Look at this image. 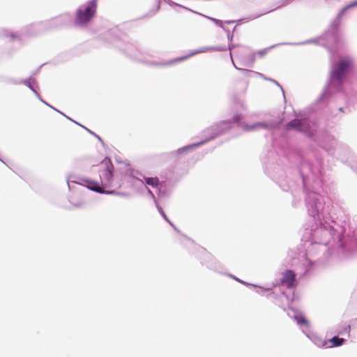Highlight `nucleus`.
Listing matches in <instances>:
<instances>
[{"mask_svg":"<svg viewBox=\"0 0 357 357\" xmlns=\"http://www.w3.org/2000/svg\"><path fill=\"white\" fill-rule=\"evenodd\" d=\"M303 187L306 192V208L314 225L306 228L302 241L305 250L300 253L298 259H294L293 266L301 268L300 274L307 273L314 264V257L318 251L325 250L326 246L342 247V231L341 228L331 219L329 205H326L325 198L320 195L323 188V181L320 163L315 160L313 164L303 161L300 167Z\"/></svg>","mask_w":357,"mask_h":357,"instance_id":"nucleus-1","label":"nucleus"},{"mask_svg":"<svg viewBox=\"0 0 357 357\" xmlns=\"http://www.w3.org/2000/svg\"><path fill=\"white\" fill-rule=\"evenodd\" d=\"M103 169L100 172V183L93 181L89 179L77 177L74 175H69L67 177V183L70 190L75 188V185H80L88 189L101 194H114V190H107L106 189L112 186L113 182V169L114 167L109 159L105 158L101 162Z\"/></svg>","mask_w":357,"mask_h":357,"instance_id":"nucleus-2","label":"nucleus"},{"mask_svg":"<svg viewBox=\"0 0 357 357\" xmlns=\"http://www.w3.org/2000/svg\"><path fill=\"white\" fill-rule=\"evenodd\" d=\"M353 63L350 58H344L338 63H332L331 72L328 85L319 99V102L329 98L333 91H340L343 84V78L346 72Z\"/></svg>","mask_w":357,"mask_h":357,"instance_id":"nucleus-3","label":"nucleus"},{"mask_svg":"<svg viewBox=\"0 0 357 357\" xmlns=\"http://www.w3.org/2000/svg\"><path fill=\"white\" fill-rule=\"evenodd\" d=\"M230 128H231V123L229 121H221L220 123L215 124L204 131V133H206V132L210 133L209 137H208L207 138H206L205 139H204L199 142L187 145L182 148H179L178 149H177L176 153L181 154V153H185L187 151H191V150L204 144V143L208 142L209 140L214 139L215 137H216L219 135L222 134V132H224L225 130L229 129Z\"/></svg>","mask_w":357,"mask_h":357,"instance_id":"nucleus-4","label":"nucleus"},{"mask_svg":"<svg viewBox=\"0 0 357 357\" xmlns=\"http://www.w3.org/2000/svg\"><path fill=\"white\" fill-rule=\"evenodd\" d=\"M96 0H91L82 5L77 10L75 24L85 26L92 19L96 12Z\"/></svg>","mask_w":357,"mask_h":357,"instance_id":"nucleus-5","label":"nucleus"},{"mask_svg":"<svg viewBox=\"0 0 357 357\" xmlns=\"http://www.w3.org/2000/svg\"><path fill=\"white\" fill-rule=\"evenodd\" d=\"M137 181L142 182L144 185V190L147 192L146 187L149 189L148 186L156 188L159 196L165 197L169 194L170 190L166 189L165 185L160 183L158 177L146 176L143 174H139V177H134Z\"/></svg>","mask_w":357,"mask_h":357,"instance_id":"nucleus-6","label":"nucleus"},{"mask_svg":"<svg viewBox=\"0 0 357 357\" xmlns=\"http://www.w3.org/2000/svg\"><path fill=\"white\" fill-rule=\"evenodd\" d=\"M286 129L287 130H295L305 134L310 137H312L314 132L316 131L314 124L310 123V122L306 119H295L288 123L286 126Z\"/></svg>","mask_w":357,"mask_h":357,"instance_id":"nucleus-7","label":"nucleus"},{"mask_svg":"<svg viewBox=\"0 0 357 357\" xmlns=\"http://www.w3.org/2000/svg\"><path fill=\"white\" fill-rule=\"evenodd\" d=\"M242 119V116L240 114H236L233 117L234 122L239 123L240 126H241L246 131H251L255 130H272L274 128V124L272 123H266V122H259L254 123L251 126H248L243 123H241V120Z\"/></svg>","mask_w":357,"mask_h":357,"instance_id":"nucleus-8","label":"nucleus"},{"mask_svg":"<svg viewBox=\"0 0 357 357\" xmlns=\"http://www.w3.org/2000/svg\"><path fill=\"white\" fill-rule=\"evenodd\" d=\"M22 82L24 85L28 86L32 91H33L35 95H36V96L41 102H43L46 105L49 106L50 107L52 108L54 110L56 111L57 112H59L60 114H61L62 115H63V116H65L66 117V116L64 114H63L62 112H61L60 111L56 109V108L53 107L52 106L50 105L48 103H47L45 101H44L42 99V98L40 97V96L39 95V93L36 91V89L38 88V85H37L36 81V79L34 78L30 77H29L27 79H25L22 80ZM67 118L69 119L70 120H71V119H70L69 117L67 116Z\"/></svg>","mask_w":357,"mask_h":357,"instance_id":"nucleus-9","label":"nucleus"},{"mask_svg":"<svg viewBox=\"0 0 357 357\" xmlns=\"http://www.w3.org/2000/svg\"><path fill=\"white\" fill-rule=\"evenodd\" d=\"M295 278L296 274L293 271L287 270L282 274L280 284L288 289L294 288L295 287Z\"/></svg>","mask_w":357,"mask_h":357,"instance_id":"nucleus-10","label":"nucleus"},{"mask_svg":"<svg viewBox=\"0 0 357 357\" xmlns=\"http://www.w3.org/2000/svg\"><path fill=\"white\" fill-rule=\"evenodd\" d=\"M208 51H211V47L210 46L201 47V48H199V49L192 52V53H190V54H188V55H187L185 56L178 57V58H176V59L172 60V61H170L169 62H167V63H152L151 64L154 65V66L172 65V64H174L175 63H177V62H179V61H182L189 58L191 56L195 55V54H199V53L206 52H208Z\"/></svg>","mask_w":357,"mask_h":357,"instance_id":"nucleus-11","label":"nucleus"},{"mask_svg":"<svg viewBox=\"0 0 357 357\" xmlns=\"http://www.w3.org/2000/svg\"><path fill=\"white\" fill-rule=\"evenodd\" d=\"M307 336L312 340V342L319 347H327L328 342L318 336L316 334L312 333L310 335H307Z\"/></svg>","mask_w":357,"mask_h":357,"instance_id":"nucleus-12","label":"nucleus"},{"mask_svg":"<svg viewBox=\"0 0 357 357\" xmlns=\"http://www.w3.org/2000/svg\"><path fill=\"white\" fill-rule=\"evenodd\" d=\"M357 6V0L354 1L345 7H344L338 13L337 19L333 23V26L337 27L340 23V19L344 15V14L350 8Z\"/></svg>","mask_w":357,"mask_h":357,"instance_id":"nucleus-13","label":"nucleus"},{"mask_svg":"<svg viewBox=\"0 0 357 357\" xmlns=\"http://www.w3.org/2000/svg\"><path fill=\"white\" fill-rule=\"evenodd\" d=\"M344 342H345L344 339L340 338L337 336H334L329 340V342H328V344L327 347L331 348V347H339V346L342 345Z\"/></svg>","mask_w":357,"mask_h":357,"instance_id":"nucleus-14","label":"nucleus"},{"mask_svg":"<svg viewBox=\"0 0 357 357\" xmlns=\"http://www.w3.org/2000/svg\"><path fill=\"white\" fill-rule=\"evenodd\" d=\"M287 314L289 317L293 316L298 325L307 324V320L304 317L300 314H296L293 310H291V312H288Z\"/></svg>","mask_w":357,"mask_h":357,"instance_id":"nucleus-15","label":"nucleus"},{"mask_svg":"<svg viewBox=\"0 0 357 357\" xmlns=\"http://www.w3.org/2000/svg\"><path fill=\"white\" fill-rule=\"evenodd\" d=\"M229 55H230V58H231V62H232L234 66L235 67V68H236L237 70H238L241 72H242L245 76H247V77L255 76V73H256L255 71H252V70H246V69H244V68H241L237 67L236 66L234 60H233L232 54H231V52L229 53Z\"/></svg>","mask_w":357,"mask_h":357,"instance_id":"nucleus-16","label":"nucleus"},{"mask_svg":"<svg viewBox=\"0 0 357 357\" xmlns=\"http://www.w3.org/2000/svg\"><path fill=\"white\" fill-rule=\"evenodd\" d=\"M146 189L147 190V194L150 196V197L153 200L155 204V206L157 207L159 213L161 214V215L162 217H165V213L164 212V211L162 210V208L159 206L158 202H157V199L154 195V194L153 193V192L149 189L148 188L146 187Z\"/></svg>","mask_w":357,"mask_h":357,"instance_id":"nucleus-17","label":"nucleus"},{"mask_svg":"<svg viewBox=\"0 0 357 357\" xmlns=\"http://www.w3.org/2000/svg\"><path fill=\"white\" fill-rule=\"evenodd\" d=\"M291 1L292 0H282V1L278 2V6L276 8H273V9L268 10V11H266L264 14L268 13H269L271 11H273V10H275L276 8L284 7V6L289 4L291 2Z\"/></svg>","mask_w":357,"mask_h":357,"instance_id":"nucleus-18","label":"nucleus"},{"mask_svg":"<svg viewBox=\"0 0 357 357\" xmlns=\"http://www.w3.org/2000/svg\"><path fill=\"white\" fill-rule=\"evenodd\" d=\"M255 76L261 77L264 79H267V80H269V81L275 83L276 85H278L281 89L282 91L284 93V91H283L282 86L275 80L271 79V78H266L263 74H261L260 73H257V72L255 73Z\"/></svg>","mask_w":357,"mask_h":357,"instance_id":"nucleus-19","label":"nucleus"},{"mask_svg":"<svg viewBox=\"0 0 357 357\" xmlns=\"http://www.w3.org/2000/svg\"><path fill=\"white\" fill-rule=\"evenodd\" d=\"M252 286H253L255 287L259 288V289L256 291V293H257L258 294L261 295V296L264 295L265 291H269L271 290V287L264 288L262 287H260V286H258V285H256V284H252Z\"/></svg>","mask_w":357,"mask_h":357,"instance_id":"nucleus-20","label":"nucleus"},{"mask_svg":"<svg viewBox=\"0 0 357 357\" xmlns=\"http://www.w3.org/2000/svg\"><path fill=\"white\" fill-rule=\"evenodd\" d=\"M164 1H165L166 3H167L168 4H169V5H174V6H177L181 7V8H183L185 9V10H190V12L196 13L195 11H194V10H191V9H190V8H187V7H185V6H182V5H180V4H178V3H176L174 2V1H172V0H164Z\"/></svg>","mask_w":357,"mask_h":357,"instance_id":"nucleus-21","label":"nucleus"},{"mask_svg":"<svg viewBox=\"0 0 357 357\" xmlns=\"http://www.w3.org/2000/svg\"><path fill=\"white\" fill-rule=\"evenodd\" d=\"M350 328H351L350 325H346L342 329L337 330L336 333H337L339 335H342L344 333L348 332L350 330Z\"/></svg>","mask_w":357,"mask_h":357,"instance_id":"nucleus-22","label":"nucleus"},{"mask_svg":"<svg viewBox=\"0 0 357 357\" xmlns=\"http://www.w3.org/2000/svg\"><path fill=\"white\" fill-rule=\"evenodd\" d=\"M195 13L199 14V15H202V16H204V17H207L208 19H209V20H211V21L214 22L216 24L220 25V26H222V21H221V20H218V19H215V18H213V17H210L205 16V15H202V14H201V13H197V12H196Z\"/></svg>","mask_w":357,"mask_h":357,"instance_id":"nucleus-23","label":"nucleus"},{"mask_svg":"<svg viewBox=\"0 0 357 357\" xmlns=\"http://www.w3.org/2000/svg\"><path fill=\"white\" fill-rule=\"evenodd\" d=\"M211 47V51H218V52H221V51H225L227 48L225 46V47H222V46H210Z\"/></svg>","mask_w":357,"mask_h":357,"instance_id":"nucleus-24","label":"nucleus"},{"mask_svg":"<svg viewBox=\"0 0 357 357\" xmlns=\"http://www.w3.org/2000/svg\"><path fill=\"white\" fill-rule=\"evenodd\" d=\"M6 36L8 37H10L11 40H20V36L17 35V34H15V33H11L10 35H6Z\"/></svg>","mask_w":357,"mask_h":357,"instance_id":"nucleus-25","label":"nucleus"},{"mask_svg":"<svg viewBox=\"0 0 357 357\" xmlns=\"http://www.w3.org/2000/svg\"><path fill=\"white\" fill-rule=\"evenodd\" d=\"M231 278H232L234 280H236V281H238V282H241V283H242V284H243L245 285H248V286L252 285V284H250V283H248L246 282H244V281H243V280H240V279H238V278H236L234 276L231 275Z\"/></svg>","mask_w":357,"mask_h":357,"instance_id":"nucleus-26","label":"nucleus"},{"mask_svg":"<svg viewBox=\"0 0 357 357\" xmlns=\"http://www.w3.org/2000/svg\"><path fill=\"white\" fill-rule=\"evenodd\" d=\"M268 49H265V50H260L258 52V54H260L261 56H263L264 55L267 51H268Z\"/></svg>","mask_w":357,"mask_h":357,"instance_id":"nucleus-27","label":"nucleus"},{"mask_svg":"<svg viewBox=\"0 0 357 357\" xmlns=\"http://www.w3.org/2000/svg\"><path fill=\"white\" fill-rule=\"evenodd\" d=\"M238 47L239 48V50L241 52H246L248 50L246 47H244V46H238Z\"/></svg>","mask_w":357,"mask_h":357,"instance_id":"nucleus-28","label":"nucleus"},{"mask_svg":"<svg viewBox=\"0 0 357 357\" xmlns=\"http://www.w3.org/2000/svg\"><path fill=\"white\" fill-rule=\"evenodd\" d=\"M163 218L167 221L168 222L171 226L172 227H174V225L169 220V219L167 218V215H165V217H163Z\"/></svg>","mask_w":357,"mask_h":357,"instance_id":"nucleus-29","label":"nucleus"},{"mask_svg":"<svg viewBox=\"0 0 357 357\" xmlns=\"http://www.w3.org/2000/svg\"><path fill=\"white\" fill-rule=\"evenodd\" d=\"M312 42V40H307V41H305V42H302V43H298L299 45H303V44H306V43H311ZM298 43H294V45H297Z\"/></svg>","mask_w":357,"mask_h":357,"instance_id":"nucleus-30","label":"nucleus"},{"mask_svg":"<svg viewBox=\"0 0 357 357\" xmlns=\"http://www.w3.org/2000/svg\"><path fill=\"white\" fill-rule=\"evenodd\" d=\"M236 47V45H229L228 46V49L231 51L233 49H234Z\"/></svg>","mask_w":357,"mask_h":357,"instance_id":"nucleus-31","label":"nucleus"},{"mask_svg":"<svg viewBox=\"0 0 357 357\" xmlns=\"http://www.w3.org/2000/svg\"><path fill=\"white\" fill-rule=\"evenodd\" d=\"M232 38H233V35L229 33H228V40L231 41L232 40Z\"/></svg>","mask_w":357,"mask_h":357,"instance_id":"nucleus-32","label":"nucleus"},{"mask_svg":"<svg viewBox=\"0 0 357 357\" xmlns=\"http://www.w3.org/2000/svg\"><path fill=\"white\" fill-rule=\"evenodd\" d=\"M323 146H324V148L326 151H329V147L328 146V145H327L326 144H324V145H323Z\"/></svg>","mask_w":357,"mask_h":357,"instance_id":"nucleus-33","label":"nucleus"},{"mask_svg":"<svg viewBox=\"0 0 357 357\" xmlns=\"http://www.w3.org/2000/svg\"><path fill=\"white\" fill-rule=\"evenodd\" d=\"M287 303H288V305L290 304V303H291V301H293V298H289L288 297H287Z\"/></svg>","mask_w":357,"mask_h":357,"instance_id":"nucleus-34","label":"nucleus"},{"mask_svg":"<svg viewBox=\"0 0 357 357\" xmlns=\"http://www.w3.org/2000/svg\"><path fill=\"white\" fill-rule=\"evenodd\" d=\"M255 61V55H252V60H251V64H252ZM252 65H250L251 66Z\"/></svg>","mask_w":357,"mask_h":357,"instance_id":"nucleus-35","label":"nucleus"},{"mask_svg":"<svg viewBox=\"0 0 357 357\" xmlns=\"http://www.w3.org/2000/svg\"><path fill=\"white\" fill-rule=\"evenodd\" d=\"M127 53H128L130 56H135V55H133L131 52H130V51H129L128 50H127Z\"/></svg>","mask_w":357,"mask_h":357,"instance_id":"nucleus-36","label":"nucleus"},{"mask_svg":"<svg viewBox=\"0 0 357 357\" xmlns=\"http://www.w3.org/2000/svg\"><path fill=\"white\" fill-rule=\"evenodd\" d=\"M90 132H91V134L94 135L95 136H96V137L98 138V139H99V140H101L100 137H99L98 135H95L93 132H91V131H90Z\"/></svg>","mask_w":357,"mask_h":357,"instance_id":"nucleus-37","label":"nucleus"},{"mask_svg":"<svg viewBox=\"0 0 357 357\" xmlns=\"http://www.w3.org/2000/svg\"><path fill=\"white\" fill-rule=\"evenodd\" d=\"M271 295H274V293L273 292H271L269 294L267 295V297H269Z\"/></svg>","mask_w":357,"mask_h":357,"instance_id":"nucleus-38","label":"nucleus"},{"mask_svg":"<svg viewBox=\"0 0 357 357\" xmlns=\"http://www.w3.org/2000/svg\"><path fill=\"white\" fill-rule=\"evenodd\" d=\"M329 34H330V33H326L325 34V37L326 38Z\"/></svg>","mask_w":357,"mask_h":357,"instance_id":"nucleus-39","label":"nucleus"},{"mask_svg":"<svg viewBox=\"0 0 357 357\" xmlns=\"http://www.w3.org/2000/svg\"><path fill=\"white\" fill-rule=\"evenodd\" d=\"M263 14H261V15H262ZM260 17V15H258L257 16H256L255 17Z\"/></svg>","mask_w":357,"mask_h":357,"instance_id":"nucleus-40","label":"nucleus"}]
</instances>
